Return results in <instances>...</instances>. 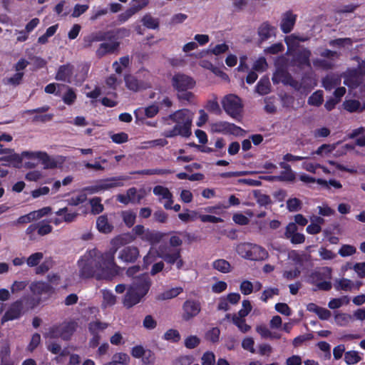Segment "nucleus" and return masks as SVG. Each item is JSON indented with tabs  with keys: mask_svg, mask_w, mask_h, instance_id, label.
Instances as JSON below:
<instances>
[{
	"mask_svg": "<svg viewBox=\"0 0 365 365\" xmlns=\"http://www.w3.org/2000/svg\"><path fill=\"white\" fill-rule=\"evenodd\" d=\"M274 308L277 312L284 316L289 317L292 314V310L286 303H277L274 306Z\"/></svg>",
	"mask_w": 365,
	"mask_h": 365,
	"instance_id": "e2e57ef3",
	"label": "nucleus"
},
{
	"mask_svg": "<svg viewBox=\"0 0 365 365\" xmlns=\"http://www.w3.org/2000/svg\"><path fill=\"white\" fill-rule=\"evenodd\" d=\"M24 314V302L21 299L12 302L1 319L3 325L9 321L19 319Z\"/></svg>",
	"mask_w": 365,
	"mask_h": 365,
	"instance_id": "1a4fd4ad",
	"label": "nucleus"
},
{
	"mask_svg": "<svg viewBox=\"0 0 365 365\" xmlns=\"http://www.w3.org/2000/svg\"><path fill=\"white\" fill-rule=\"evenodd\" d=\"M267 68V63L264 57L259 58L253 65V70L255 71L262 72Z\"/></svg>",
	"mask_w": 365,
	"mask_h": 365,
	"instance_id": "69168bd1",
	"label": "nucleus"
},
{
	"mask_svg": "<svg viewBox=\"0 0 365 365\" xmlns=\"http://www.w3.org/2000/svg\"><path fill=\"white\" fill-rule=\"evenodd\" d=\"M177 98L182 103L187 102L190 103L195 98V94L189 91V90L180 91H178Z\"/></svg>",
	"mask_w": 365,
	"mask_h": 365,
	"instance_id": "58836bf2",
	"label": "nucleus"
},
{
	"mask_svg": "<svg viewBox=\"0 0 365 365\" xmlns=\"http://www.w3.org/2000/svg\"><path fill=\"white\" fill-rule=\"evenodd\" d=\"M120 43L118 41H114L110 43H101L96 51V56L101 58L107 54L115 53L120 47Z\"/></svg>",
	"mask_w": 365,
	"mask_h": 365,
	"instance_id": "f3484780",
	"label": "nucleus"
},
{
	"mask_svg": "<svg viewBox=\"0 0 365 365\" xmlns=\"http://www.w3.org/2000/svg\"><path fill=\"white\" fill-rule=\"evenodd\" d=\"M225 111L232 118H235L242 111V105L241 99L236 95L226 96L222 101Z\"/></svg>",
	"mask_w": 365,
	"mask_h": 365,
	"instance_id": "6e6552de",
	"label": "nucleus"
},
{
	"mask_svg": "<svg viewBox=\"0 0 365 365\" xmlns=\"http://www.w3.org/2000/svg\"><path fill=\"white\" fill-rule=\"evenodd\" d=\"M302 201L297 198H289L287 201V208L289 212H297L302 209Z\"/></svg>",
	"mask_w": 365,
	"mask_h": 365,
	"instance_id": "ea45409f",
	"label": "nucleus"
},
{
	"mask_svg": "<svg viewBox=\"0 0 365 365\" xmlns=\"http://www.w3.org/2000/svg\"><path fill=\"white\" fill-rule=\"evenodd\" d=\"M140 257L139 249L133 245L125 246L118 252V259L125 263H135Z\"/></svg>",
	"mask_w": 365,
	"mask_h": 365,
	"instance_id": "2eb2a0df",
	"label": "nucleus"
},
{
	"mask_svg": "<svg viewBox=\"0 0 365 365\" xmlns=\"http://www.w3.org/2000/svg\"><path fill=\"white\" fill-rule=\"evenodd\" d=\"M106 255L96 248L86 252L78 262L80 277L88 279L96 276L98 279H112L118 274L119 267L115 262L107 261Z\"/></svg>",
	"mask_w": 365,
	"mask_h": 365,
	"instance_id": "f257e3e1",
	"label": "nucleus"
},
{
	"mask_svg": "<svg viewBox=\"0 0 365 365\" xmlns=\"http://www.w3.org/2000/svg\"><path fill=\"white\" fill-rule=\"evenodd\" d=\"M108 327V324L96 321L90 322L88 324V330L90 333H98L99 330H104Z\"/></svg>",
	"mask_w": 365,
	"mask_h": 365,
	"instance_id": "49530a36",
	"label": "nucleus"
},
{
	"mask_svg": "<svg viewBox=\"0 0 365 365\" xmlns=\"http://www.w3.org/2000/svg\"><path fill=\"white\" fill-rule=\"evenodd\" d=\"M24 73L23 72H17L13 76L8 78L4 83L12 85L14 86H19L23 79Z\"/></svg>",
	"mask_w": 365,
	"mask_h": 365,
	"instance_id": "864d4df0",
	"label": "nucleus"
},
{
	"mask_svg": "<svg viewBox=\"0 0 365 365\" xmlns=\"http://www.w3.org/2000/svg\"><path fill=\"white\" fill-rule=\"evenodd\" d=\"M284 46L281 42L275 43L264 49V53L267 54H277L284 51Z\"/></svg>",
	"mask_w": 365,
	"mask_h": 365,
	"instance_id": "603ef678",
	"label": "nucleus"
},
{
	"mask_svg": "<svg viewBox=\"0 0 365 365\" xmlns=\"http://www.w3.org/2000/svg\"><path fill=\"white\" fill-rule=\"evenodd\" d=\"M30 290L34 295H42L43 294H52L54 293V288L49 283L38 281L30 284Z\"/></svg>",
	"mask_w": 365,
	"mask_h": 365,
	"instance_id": "6ab92c4d",
	"label": "nucleus"
},
{
	"mask_svg": "<svg viewBox=\"0 0 365 365\" xmlns=\"http://www.w3.org/2000/svg\"><path fill=\"white\" fill-rule=\"evenodd\" d=\"M76 99V94L73 88H69L63 96V101L66 105H72Z\"/></svg>",
	"mask_w": 365,
	"mask_h": 365,
	"instance_id": "680f3d73",
	"label": "nucleus"
},
{
	"mask_svg": "<svg viewBox=\"0 0 365 365\" xmlns=\"http://www.w3.org/2000/svg\"><path fill=\"white\" fill-rule=\"evenodd\" d=\"M96 227L100 232L104 234L110 233L113 230V226L108 222L106 215H101L97 218Z\"/></svg>",
	"mask_w": 365,
	"mask_h": 365,
	"instance_id": "b1692460",
	"label": "nucleus"
},
{
	"mask_svg": "<svg viewBox=\"0 0 365 365\" xmlns=\"http://www.w3.org/2000/svg\"><path fill=\"white\" fill-rule=\"evenodd\" d=\"M62 339L64 341H69L78 327V323L75 320H70L68 322H63L60 324Z\"/></svg>",
	"mask_w": 365,
	"mask_h": 365,
	"instance_id": "412c9836",
	"label": "nucleus"
},
{
	"mask_svg": "<svg viewBox=\"0 0 365 365\" xmlns=\"http://www.w3.org/2000/svg\"><path fill=\"white\" fill-rule=\"evenodd\" d=\"M141 22L143 25L148 29H158L160 25V21L157 18H154L149 13L145 14L142 19Z\"/></svg>",
	"mask_w": 365,
	"mask_h": 365,
	"instance_id": "a878e982",
	"label": "nucleus"
},
{
	"mask_svg": "<svg viewBox=\"0 0 365 365\" xmlns=\"http://www.w3.org/2000/svg\"><path fill=\"white\" fill-rule=\"evenodd\" d=\"M133 232L135 234L137 237H140L143 242H148L151 245L159 243L167 235L157 230L145 228L142 225H135L133 228Z\"/></svg>",
	"mask_w": 365,
	"mask_h": 365,
	"instance_id": "423d86ee",
	"label": "nucleus"
},
{
	"mask_svg": "<svg viewBox=\"0 0 365 365\" xmlns=\"http://www.w3.org/2000/svg\"><path fill=\"white\" fill-rule=\"evenodd\" d=\"M352 287V282L350 279H339L337 282V284H335V288L337 290H344V291H348L350 290Z\"/></svg>",
	"mask_w": 365,
	"mask_h": 365,
	"instance_id": "052dcab7",
	"label": "nucleus"
},
{
	"mask_svg": "<svg viewBox=\"0 0 365 365\" xmlns=\"http://www.w3.org/2000/svg\"><path fill=\"white\" fill-rule=\"evenodd\" d=\"M344 108L346 110L354 113V112H361L365 109V107H361V103L357 100H346L343 103Z\"/></svg>",
	"mask_w": 365,
	"mask_h": 365,
	"instance_id": "bb28decb",
	"label": "nucleus"
},
{
	"mask_svg": "<svg viewBox=\"0 0 365 365\" xmlns=\"http://www.w3.org/2000/svg\"><path fill=\"white\" fill-rule=\"evenodd\" d=\"M212 267L222 273H228L231 271L230 262L224 259H218L212 262Z\"/></svg>",
	"mask_w": 365,
	"mask_h": 365,
	"instance_id": "cd10ccee",
	"label": "nucleus"
},
{
	"mask_svg": "<svg viewBox=\"0 0 365 365\" xmlns=\"http://www.w3.org/2000/svg\"><path fill=\"white\" fill-rule=\"evenodd\" d=\"M151 284V279L147 273L134 277L124 296L123 306L126 309H130L138 304L149 292Z\"/></svg>",
	"mask_w": 365,
	"mask_h": 365,
	"instance_id": "7ed1b4c3",
	"label": "nucleus"
},
{
	"mask_svg": "<svg viewBox=\"0 0 365 365\" xmlns=\"http://www.w3.org/2000/svg\"><path fill=\"white\" fill-rule=\"evenodd\" d=\"M205 108L209 111L214 113L220 114L221 110L219 103L215 97L213 100H209L205 106Z\"/></svg>",
	"mask_w": 365,
	"mask_h": 365,
	"instance_id": "6e6d98bb",
	"label": "nucleus"
},
{
	"mask_svg": "<svg viewBox=\"0 0 365 365\" xmlns=\"http://www.w3.org/2000/svg\"><path fill=\"white\" fill-rule=\"evenodd\" d=\"M171 82L173 88L177 91L192 89L196 83L193 78L181 73H175Z\"/></svg>",
	"mask_w": 365,
	"mask_h": 365,
	"instance_id": "9d476101",
	"label": "nucleus"
},
{
	"mask_svg": "<svg viewBox=\"0 0 365 365\" xmlns=\"http://www.w3.org/2000/svg\"><path fill=\"white\" fill-rule=\"evenodd\" d=\"M361 359L359 353L356 351H348L344 353V361L348 365L357 364Z\"/></svg>",
	"mask_w": 365,
	"mask_h": 365,
	"instance_id": "f704fd0d",
	"label": "nucleus"
},
{
	"mask_svg": "<svg viewBox=\"0 0 365 365\" xmlns=\"http://www.w3.org/2000/svg\"><path fill=\"white\" fill-rule=\"evenodd\" d=\"M297 15L291 11L285 12L282 16L280 24V29L284 34H289L292 31L296 23Z\"/></svg>",
	"mask_w": 365,
	"mask_h": 365,
	"instance_id": "aec40b11",
	"label": "nucleus"
},
{
	"mask_svg": "<svg viewBox=\"0 0 365 365\" xmlns=\"http://www.w3.org/2000/svg\"><path fill=\"white\" fill-rule=\"evenodd\" d=\"M159 106L155 103L150 105L145 108V116L148 118L155 117L159 113Z\"/></svg>",
	"mask_w": 365,
	"mask_h": 365,
	"instance_id": "13d9d810",
	"label": "nucleus"
},
{
	"mask_svg": "<svg viewBox=\"0 0 365 365\" xmlns=\"http://www.w3.org/2000/svg\"><path fill=\"white\" fill-rule=\"evenodd\" d=\"M155 195L161 196L163 199L172 198V192L166 187L162 185H156L153 188Z\"/></svg>",
	"mask_w": 365,
	"mask_h": 365,
	"instance_id": "79ce46f5",
	"label": "nucleus"
},
{
	"mask_svg": "<svg viewBox=\"0 0 365 365\" xmlns=\"http://www.w3.org/2000/svg\"><path fill=\"white\" fill-rule=\"evenodd\" d=\"M314 335L311 333L299 335L295 337L292 341L294 347L300 346L304 342L313 339Z\"/></svg>",
	"mask_w": 365,
	"mask_h": 365,
	"instance_id": "de8ad7c7",
	"label": "nucleus"
},
{
	"mask_svg": "<svg viewBox=\"0 0 365 365\" xmlns=\"http://www.w3.org/2000/svg\"><path fill=\"white\" fill-rule=\"evenodd\" d=\"M168 120L175 123V125L172 129L166 130L163 132V135L165 138H170L178 135L189 138L192 135V118L188 109H180L168 116L163 118V120L166 124L170 125V123L167 122Z\"/></svg>",
	"mask_w": 365,
	"mask_h": 365,
	"instance_id": "f03ea898",
	"label": "nucleus"
},
{
	"mask_svg": "<svg viewBox=\"0 0 365 365\" xmlns=\"http://www.w3.org/2000/svg\"><path fill=\"white\" fill-rule=\"evenodd\" d=\"M200 343V339L195 335H190L185 339V346L187 349H192L196 348Z\"/></svg>",
	"mask_w": 365,
	"mask_h": 365,
	"instance_id": "a18cd8bd",
	"label": "nucleus"
},
{
	"mask_svg": "<svg viewBox=\"0 0 365 365\" xmlns=\"http://www.w3.org/2000/svg\"><path fill=\"white\" fill-rule=\"evenodd\" d=\"M182 309V318L187 322L199 314L201 311V304L198 300L187 299L183 303Z\"/></svg>",
	"mask_w": 365,
	"mask_h": 365,
	"instance_id": "f8f14e48",
	"label": "nucleus"
},
{
	"mask_svg": "<svg viewBox=\"0 0 365 365\" xmlns=\"http://www.w3.org/2000/svg\"><path fill=\"white\" fill-rule=\"evenodd\" d=\"M48 336L51 339H57V338L62 339V333H61V329L60 324H54L49 328L48 332Z\"/></svg>",
	"mask_w": 365,
	"mask_h": 365,
	"instance_id": "bf43d9fd",
	"label": "nucleus"
},
{
	"mask_svg": "<svg viewBox=\"0 0 365 365\" xmlns=\"http://www.w3.org/2000/svg\"><path fill=\"white\" fill-rule=\"evenodd\" d=\"M290 78L291 81L288 82V85L294 88L297 91H300L302 88L306 89V86H304L306 81L307 79L311 80L309 77H307L304 75L302 78V81L301 83L298 82L297 80L294 79L292 76H289Z\"/></svg>",
	"mask_w": 365,
	"mask_h": 365,
	"instance_id": "3c124183",
	"label": "nucleus"
},
{
	"mask_svg": "<svg viewBox=\"0 0 365 365\" xmlns=\"http://www.w3.org/2000/svg\"><path fill=\"white\" fill-rule=\"evenodd\" d=\"M220 334V330L217 327H214L209 330L206 334L207 339L210 340L212 342H217L219 341Z\"/></svg>",
	"mask_w": 365,
	"mask_h": 365,
	"instance_id": "338daca9",
	"label": "nucleus"
},
{
	"mask_svg": "<svg viewBox=\"0 0 365 365\" xmlns=\"http://www.w3.org/2000/svg\"><path fill=\"white\" fill-rule=\"evenodd\" d=\"M112 141L117 144H122L128 140V135L126 133L120 132L111 135Z\"/></svg>",
	"mask_w": 365,
	"mask_h": 365,
	"instance_id": "774afa93",
	"label": "nucleus"
},
{
	"mask_svg": "<svg viewBox=\"0 0 365 365\" xmlns=\"http://www.w3.org/2000/svg\"><path fill=\"white\" fill-rule=\"evenodd\" d=\"M276 30V27L272 26L268 21L262 23L257 29L259 43L268 40L272 36H275Z\"/></svg>",
	"mask_w": 365,
	"mask_h": 365,
	"instance_id": "a211bd4d",
	"label": "nucleus"
},
{
	"mask_svg": "<svg viewBox=\"0 0 365 365\" xmlns=\"http://www.w3.org/2000/svg\"><path fill=\"white\" fill-rule=\"evenodd\" d=\"M26 156L23 155V152L19 155L14 151L11 155H5L1 158V160L7 161L13 167L20 168L22 165V160Z\"/></svg>",
	"mask_w": 365,
	"mask_h": 365,
	"instance_id": "393cba45",
	"label": "nucleus"
},
{
	"mask_svg": "<svg viewBox=\"0 0 365 365\" xmlns=\"http://www.w3.org/2000/svg\"><path fill=\"white\" fill-rule=\"evenodd\" d=\"M289 76H292L287 71L283 69L277 70L272 77V81L274 83H277L279 81L277 78H279V80L282 81L284 84L288 85V82L291 81Z\"/></svg>",
	"mask_w": 365,
	"mask_h": 365,
	"instance_id": "72a5a7b5",
	"label": "nucleus"
},
{
	"mask_svg": "<svg viewBox=\"0 0 365 365\" xmlns=\"http://www.w3.org/2000/svg\"><path fill=\"white\" fill-rule=\"evenodd\" d=\"M324 101L323 91L318 90L314 92L308 98V104L310 106L319 107Z\"/></svg>",
	"mask_w": 365,
	"mask_h": 365,
	"instance_id": "c756f323",
	"label": "nucleus"
},
{
	"mask_svg": "<svg viewBox=\"0 0 365 365\" xmlns=\"http://www.w3.org/2000/svg\"><path fill=\"white\" fill-rule=\"evenodd\" d=\"M254 285L249 280H243L240 285V290L244 295H249L253 292Z\"/></svg>",
	"mask_w": 365,
	"mask_h": 365,
	"instance_id": "4d7b16f0",
	"label": "nucleus"
},
{
	"mask_svg": "<svg viewBox=\"0 0 365 365\" xmlns=\"http://www.w3.org/2000/svg\"><path fill=\"white\" fill-rule=\"evenodd\" d=\"M271 178H274L277 181H288L292 182L295 179V174L292 171V168L282 170L279 175L272 176Z\"/></svg>",
	"mask_w": 365,
	"mask_h": 365,
	"instance_id": "473e14b6",
	"label": "nucleus"
},
{
	"mask_svg": "<svg viewBox=\"0 0 365 365\" xmlns=\"http://www.w3.org/2000/svg\"><path fill=\"white\" fill-rule=\"evenodd\" d=\"M68 209L67 207L59 209L55 213L57 216L63 217V222H72L78 216L77 212H68Z\"/></svg>",
	"mask_w": 365,
	"mask_h": 365,
	"instance_id": "c85d7f7f",
	"label": "nucleus"
},
{
	"mask_svg": "<svg viewBox=\"0 0 365 365\" xmlns=\"http://www.w3.org/2000/svg\"><path fill=\"white\" fill-rule=\"evenodd\" d=\"M170 246L160 245L156 250L158 257L170 265L175 264L178 269H181L185 262L182 259L180 247L182 245V240L178 235H173L169 240Z\"/></svg>",
	"mask_w": 365,
	"mask_h": 365,
	"instance_id": "20e7f679",
	"label": "nucleus"
},
{
	"mask_svg": "<svg viewBox=\"0 0 365 365\" xmlns=\"http://www.w3.org/2000/svg\"><path fill=\"white\" fill-rule=\"evenodd\" d=\"M122 217L125 225L130 228L135 222L136 215L132 211H124L122 212Z\"/></svg>",
	"mask_w": 365,
	"mask_h": 365,
	"instance_id": "a19ab883",
	"label": "nucleus"
},
{
	"mask_svg": "<svg viewBox=\"0 0 365 365\" xmlns=\"http://www.w3.org/2000/svg\"><path fill=\"white\" fill-rule=\"evenodd\" d=\"M232 320L233 324L237 327V328L242 332L247 333L248 332L251 327L246 324L245 318L237 317V314H233L232 317Z\"/></svg>",
	"mask_w": 365,
	"mask_h": 365,
	"instance_id": "2f4dec72",
	"label": "nucleus"
},
{
	"mask_svg": "<svg viewBox=\"0 0 365 365\" xmlns=\"http://www.w3.org/2000/svg\"><path fill=\"white\" fill-rule=\"evenodd\" d=\"M356 252V247L350 245H343L339 249L338 253L340 256L344 257L353 255Z\"/></svg>",
	"mask_w": 365,
	"mask_h": 365,
	"instance_id": "09e8293b",
	"label": "nucleus"
},
{
	"mask_svg": "<svg viewBox=\"0 0 365 365\" xmlns=\"http://www.w3.org/2000/svg\"><path fill=\"white\" fill-rule=\"evenodd\" d=\"M182 292L183 289L181 287L171 288L162 293L160 299L163 300L170 299L178 297Z\"/></svg>",
	"mask_w": 365,
	"mask_h": 365,
	"instance_id": "e433bc0d",
	"label": "nucleus"
},
{
	"mask_svg": "<svg viewBox=\"0 0 365 365\" xmlns=\"http://www.w3.org/2000/svg\"><path fill=\"white\" fill-rule=\"evenodd\" d=\"M90 205L91 206V212L93 215H98L103 211L104 207L101 204V198L99 197L91 199Z\"/></svg>",
	"mask_w": 365,
	"mask_h": 365,
	"instance_id": "c9c22d12",
	"label": "nucleus"
},
{
	"mask_svg": "<svg viewBox=\"0 0 365 365\" xmlns=\"http://www.w3.org/2000/svg\"><path fill=\"white\" fill-rule=\"evenodd\" d=\"M202 365H214L215 362V356L212 351H206L202 356Z\"/></svg>",
	"mask_w": 365,
	"mask_h": 365,
	"instance_id": "0e129e2a",
	"label": "nucleus"
},
{
	"mask_svg": "<svg viewBox=\"0 0 365 365\" xmlns=\"http://www.w3.org/2000/svg\"><path fill=\"white\" fill-rule=\"evenodd\" d=\"M137 237L133 230L131 232H126L119 235L110 241L111 247L109 250L105 252L106 253L107 261L115 262V255L118 250L125 245L131 243L136 240Z\"/></svg>",
	"mask_w": 365,
	"mask_h": 365,
	"instance_id": "39448f33",
	"label": "nucleus"
},
{
	"mask_svg": "<svg viewBox=\"0 0 365 365\" xmlns=\"http://www.w3.org/2000/svg\"><path fill=\"white\" fill-rule=\"evenodd\" d=\"M103 293V303L108 306H113L116 302V297L113 294V293L107 289H103L102 291Z\"/></svg>",
	"mask_w": 365,
	"mask_h": 365,
	"instance_id": "c03bdc74",
	"label": "nucleus"
},
{
	"mask_svg": "<svg viewBox=\"0 0 365 365\" xmlns=\"http://www.w3.org/2000/svg\"><path fill=\"white\" fill-rule=\"evenodd\" d=\"M312 53L309 49L303 48L295 51L292 56L291 63L299 68L311 67L310 57Z\"/></svg>",
	"mask_w": 365,
	"mask_h": 365,
	"instance_id": "ddd939ff",
	"label": "nucleus"
},
{
	"mask_svg": "<svg viewBox=\"0 0 365 365\" xmlns=\"http://www.w3.org/2000/svg\"><path fill=\"white\" fill-rule=\"evenodd\" d=\"M256 91L262 95H266L270 91V83L268 78H261L256 85Z\"/></svg>",
	"mask_w": 365,
	"mask_h": 365,
	"instance_id": "7c9ffc66",
	"label": "nucleus"
},
{
	"mask_svg": "<svg viewBox=\"0 0 365 365\" xmlns=\"http://www.w3.org/2000/svg\"><path fill=\"white\" fill-rule=\"evenodd\" d=\"M267 255L268 253L264 248L251 243L247 259L253 261L263 260L267 257Z\"/></svg>",
	"mask_w": 365,
	"mask_h": 365,
	"instance_id": "4be33fe9",
	"label": "nucleus"
},
{
	"mask_svg": "<svg viewBox=\"0 0 365 365\" xmlns=\"http://www.w3.org/2000/svg\"><path fill=\"white\" fill-rule=\"evenodd\" d=\"M213 131L225 135L242 136L245 130L237 125L227 121H220L212 125Z\"/></svg>",
	"mask_w": 365,
	"mask_h": 365,
	"instance_id": "9b49d317",
	"label": "nucleus"
},
{
	"mask_svg": "<svg viewBox=\"0 0 365 365\" xmlns=\"http://www.w3.org/2000/svg\"><path fill=\"white\" fill-rule=\"evenodd\" d=\"M73 71L74 66L70 63L61 65L58 68L55 79L70 83H71Z\"/></svg>",
	"mask_w": 365,
	"mask_h": 365,
	"instance_id": "dca6fc26",
	"label": "nucleus"
},
{
	"mask_svg": "<svg viewBox=\"0 0 365 365\" xmlns=\"http://www.w3.org/2000/svg\"><path fill=\"white\" fill-rule=\"evenodd\" d=\"M43 255L42 252H35L31 255L26 259V263L29 267H33L37 266L41 260L43 259Z\"/></svg>",
	"mask_w": 365,
	"mask_h": 365,
	"instance_id": "37998d69",
	"label": "nucleus"
},
{
	"mask_svg": "<svg viewBox=\"0 0 365 365\" xmlns=\"http://www.w3.org/2000/svg\"><path fill=\"white\" fill-rule=\"evenodd\" d=\"M279 294V290L278 288H268L262 292L260 299L264 302H267L268 299L272 298L274 295Z\"/></svg>",
	"mask_w": 365,
	"mask_h": 365,
	"instance_id": "8fccbe9b",
	"label": "nucleus"
},
{
	"mask_svg": "<svg viewBox=\"0 0 365 365\" xmlns=\"http://www.w3.org/2000/svg\"><path fill=\"white\" fill-rule=\"evenodd\" d=\"M127 180L125 176L113 177L98 180L96 185L85 187L83 190L89 194L97 193L101 190H107L113 187H121L123 185L122 180Z\"/></svg>",
	"mask_w": 365,
	"mask_h": 365,
	"instance_id": "0eeeda50",
	"label": "nucleus"
},
{
	"mask_svg": "<svg viewBox=\"0 0 365 365\" xmlns=\"http://www.w3.org/2000/svg\"><path fill=\"white\" fill-rule=\"evenodd\" d=\"M23 155L26 156L28 159L40 160L46 169H53L57 166L56 162L43 151H23Z\"/></svg>",
	"mask_w": 365,
	"mask_h": 365,
	"instance_id": "4468645a",
	"label": "nucleus"
},
{
	"mask_svg": "<svg viewBox=\"0 0 365 365\" xmlns=\"http://www.w3.org/2000/svg\"><path fill=\"white\" fill-rule=\"evenodd\" d=\"M141 358L144 365H152L155 361V354L150 349H145V354Z\"/></svg>",
	"mask_w": 365,
	"mask_h": 365,
	"instance_id": "5fc2aeb1",
	"label": "nucleus"
},
{
	"mask_svg": "<svg viewBox=\"0 0 365 365\" xmlns=\"http://www.w3.org/2000/svg\"><path fill=\"white\" fill-rule=\"evenodd\" d=\"M124 81L125 83V86L130 91L136 92L143 88V82L139 81L135 76L133 75H125L124 77Z\"/></svg>",
	"mask_w": 365,
	"mask_h": 365,
	"instance_id": "5701e85b",
	"label": "nucleus"
},
{
	"mask_svg": "<svg viewBox=\"0 0 365 365\" xmlns=\"http://www.w3.org/2000/svg\"><path fill=\"white\" fill-rule=\"evenodd\" d=\"M163 339L166 341L178 343L180 341L181 336L177 329H170L164 334Z\"/></svg>",
	"mask_w": 365,
	"mask_h": 365,
	"instance_id": "4c0bfd02",
	"label": "nucleus"
}]
</instances>
